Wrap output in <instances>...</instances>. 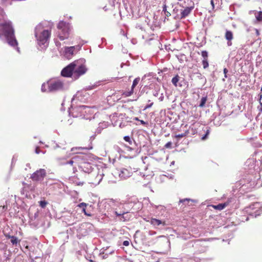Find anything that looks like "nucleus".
Instances as JSON below:
<instances>
[{
    "mask_svg": "<svg viewBox=\"0 0 262 262\" xmlns=\"http://www.w3.org/2000/svg\"><path fill=\"white\" fill-rule=\"evenodd\" d=\"M180 77L177 75L172 79V83L175 86H177V83L179 81Z\"/></svg>",
    "mask_w": 262,
    "mask_h": 262,
    "instance_id": "nucleus-20",
    "label": "nucleus"
},
{
    "mask_svg": "<svg viewBox=\"0 0 262 262\" xmlns=\"http://www.w3.org/2000/svg\"><path fill=\"white\" fill-rule=\"evenodd\" d=\"M82 212L86 216H92V214L90 213H88V212H86L85 208H82Z\"/></svg>",
    "mask_w": 262,
    "mask_h": 262,
    "instance_id": "nucleus-28",
    "label": "nucleus"
},
{
    "mask_svg": "<svg viewBox=\"0 0 262 262\" xmlns=\"http://www.w3.org/2000/svg\"><path fill=\"white\" fill-rule=\"evenodd\" d=\"M134 93V90L133 89H130L128 91H122V95L124 97H127L131 96Z\"/></svg>",
    "mask_w": 262,
    "mask_h": 262,
    "instance_id": "nucleus-17",
    "label": "nucleus"
},
{
    "mask_svg": "<svg viewBox=\"0 0 262 262\" xmlns=\"http://www.w3.org/2000/svg\"><path fill=\"white\" fill-rule=\"evenodd\" d=\"M202 64L204 69H206L209 67L208 59H203L202 60Z\"/></svg>",
    "mask_w": 262,
    "mask_h": 262,
    "instance_id": "nucleus-22",
    "label": "nucleus"
},
{
    "mask_svg": "<svg viewBox=\"0 0 262 262\" xmlns=\"http://www.w3.org/2000/svg\"><path fill=\"white\" fill-rule=\"evenodd\" d=\"M209 134V130H208L206 133V135H208Z\"/></svg>",
    "mask_w": 262,
    "mask_h": 262,
    "instance_id": "nucleus-45",
    "label": "nucleus"
},
{
    "mask_svg": "<svg viewBox=\"0 0 262 262\" xmlns=\"http://www.w3.org/2000/svg\"><path fill=\"white\" fill-rule=\"evenodd\" d=\"M7 237L11 238V242L13 245H17L19 242V241L15 236L8 235Z\"/></svg>",
    "mask_w": 262,
    "mask_h": 262,
    "instance_id": "nucleus-16",
    "label": "nucleus"
},
{
    "mask_svg": "<svg viewBox=\"0 0 262 262\" xmlns=\"http://www.w3.org/2000/svg\"><path fill=\"white\" fill-rule=\"evenodd\" d=\"M153 105V103H151L149 104H147L145 106V108H144V110H146L149 107H150Z\"/></svg>",
    "mask_w": 262,
    "mask_h": 262,
    "instance_id": "nucleus-32",
    "label": "nucleus"
},
{
    "mask_svg": "<svg viewBox=\"0 0 262 262\" xmlns=\"http://www.w3.org/2000/svg\"><path fill=\"white\" fill-rule=\"evenodd\" d=\"M189 134V130L187 129L185 131L184 133L177 134L176 135V138L180 139L183 137H186Z\"/></svg>",
    "mask_w": 262,
    "mask_h": 262,
    "instance_id": "nucleus-18",
    "label": "nucleus"
},
{
    "mask_svg": "<svg viewBox=\"0 0 262 262\" xmlns=\"http://www.w3.org/2000/svg\"><path fill=\"white\" fill-rule=\"evenodd\" d=\"M184 9L181 10V18H184L188 16L191 12L194 7L183 6Z\"/></svg>",
    "mask_w": 262,
    "mask_h": 262,
    "instance_id": "nucleus-9",
    "label": "nucleus"
},
{
    "mask_svg": "<svg viewBox=\"0 0 262 262\" xmlns=\"http://www.w3.org/2000/svg\"><path fill=\"white\" fill-rule=\"evenodd\" d=\"M88 205V204L85 203H81L79 204L78 205V206L80 208H85Z\"/></svg>",
    "mask_w": 262,
    "mask_h": 262,
    "instance_id": "nucleus-27",
    "label": "nucleus"
},
{
    "mask_svg": "<svg viewBox=\"0 0 262 262\" xmlns=\"http://www.w3.org/2000/svg\"><path fill=\"white\" fill-rule=\"evenodd\" d=\"M210 3H211V6H212V9H214V2H213V0H211L210 1Z\"/></svg>",
    "mask_w": 262,
    "mask_h": 262,
    "instance_id": "nucleus-35",
    "label": "nucleus"
},
{
    "mask_svg": "<svg viewBox=\"0 0 262 262\" xmlns=\"http://www.w3.org/2000/svg\"><path fill=\"white\" fill-rule=\"evenodd\" d=\"M206 101H207L206 97H202L201 100V103L199 105L200 107H203V106H204V105L206 102Z\"/></svg>",
    "mask_w": 262,
    "mask_h": 262,
    "instance_id": "nucleus-23",
    "label": "nucleus"
},
{
    "mask_svg": "<svg viewBox=\"0 0 262 262\" xmlns=\"http://www.w3.org/2000/svg\"><path fill=\"white\" fill-rule=\"evenodd\" d=\"M74 64L73 62L65 67L61 71V75L67 77H71L72 75L74 76Z\"/></svg>",
    "mask_w": 262,
    "mask_h": 262,
    "instance_id": "nucleus-7",
    "label": "nucleus"
},
{
    "mask_svg": "<svg viewBox=\"0 0 262 262\" xmlns=\"http://www.w3.org/2000/svg\"><path fill=\"white\" fill-rule=\"evenodd\" d=\"M0 208H2V211H5L7 209V205H3V206H0Z\"/></svg>",
    "mask_w": 262,
    "mask_h": 262,
    "instance_id": "nucleus-31",
    "label": "nucleus"
},
{
    "mask_svg": "<svg viewBox=\"0 0 262 262\" xmlns=\"http://www.w3.org/2000/svg\"><path fill=\"white\" fill-rule=\"evenodd\" d=\"M75 49L74 46L70 47H65V53L66 54H69L70 55H73L74 50Z\"/></svg>",
    "mask_w": 262,
    "mask_h": 262,
    "instance_id": "nucleus-14",
    "label": "nucleus"
},
{
    "mask_svg": "<svg viewBox=\"0 0 262 262\" xmlns=\"http://www.w3.org/2000/svg\"><path fill=\"white\" fill-rule=\"evenodd\" d=\"M124 140L126 141V142H127L128 143H129L130 144H131L132 143V141L129 138V136H125L124 137Z\"/></svg>",
    "mask_w": 262,
    "mask_h": 262,
    "instance_id": "nucleus-29",
    "label": "nucleus"
},
{
    "mask_svg": "<svg viewBox=\"0 0 262 262\" xmlns=\"http://www.w3.org/2000/svg\"><path fill=\"white\" fill-rule=\"evenodd\" d=\"M229 205V202H225L224 203L219 204L217 205H212V207L216 210H222L226 207Z\"/></svg>",
    "mask_w": 262,
    "mask_h": 262,
    "instance_id": "nucleus-12",
    "label": "nucleus"
},
{
    "mask_svg": "<svg viewBox=\"0 0 262 262\" xmlns=\"http://www.w3.org/2000/svg\"><path fill=\"white\" fill-rule=\"evenodd\" d=\"M256 19L258 21H262V11H259L256 16Z\"/></svg>",
    "mask_w": 262,
    "mask_h": 262,
    "instance_id": "nucleus-24",
    "label": "nucleus"
},
{
    "mask_svg": "<svg viewBox=\"0 0 262 262\" xmlns=\"http://www.w3.org/2000/svg\"><path fill=\"white\" fill-rule=\"evenodd\" d=\"M171 145V143L170 142H168L165 145V146L166 147H169Z\"/></svg>",
    "mask_w": 262,
    "mask_h": 262,
    "instance_id": "nucleus-41",
    "label": "nucleus"
},
{
    "mask_svg": "<svg viewBox=\"0 0 262 262\" xmlns=\"http://www.w3.org/2000/svg\"><path fill=\"white\" fill-rule=\"evenodd\" d=\"M115 214L116 216L120 217L119 220L121 222H126L130 220L132 215L129 214L127 211H116Z\"/></svg>",
    "mask_w": 262,
    "mask_h": 262,
    "instance_id": "nucleus-8",
    "label": "nucleus"
},
{
    "mask_svg": "<svg viewBox=\"0 0 262 262\" xmlns=\"http://www.w3.org/2000/svg\"><path fill=\"white\" fill-rule=\"evenodd\" d=\"M225 38L228 40V45H231V41L233 38V33L231 31H226L225 35Z\"/></svg>",
    "mask_w": 262,
    "mask_h": 262,
    "instance_id": "nucleus-11",
    "label": "nucleus"
},
{
    "mask_svg": "<svg viewBox=\"0 0 262 262\" xmlns=\"http://www.w3.org/2000/svg\"><path fill=\"white\" fill-rule=\"evenodd\" d=\"M193 0H184L183 4L184 6L194 7Z\"/></svg>",
    "mask_w": 262,
    "mask_h": 262,
    "instance_id": "nucleus-15",
    "label": "nucleus"
},
{
    "mask_svg": "<svg viewBox=\"0 0 262 262\" xmlns=\"http://www.w3.org/2000/svg\"><path fill=\"white\" fill-rule=\"evenodd\" d=\"M35 152H36V154H37L39 153V152H40V149H39V147H37L36 148Z\"/></svg>",
    "mask_w": 262,
    "mask_h": 262,
    "instance_id": "nucleus-39",
    "label": "nucleus"
},
{
    "mask_svg": "<svg viewBox=\"0 0 262 262\" xmlns=\"http://www.w3.org/2000/svg\"><path fill=\"white\" fill-rule=\"evenodd\" d=\"M260 107L259 109V110L260 112H262V103L261 102H260Z\"/></svg>",
    "mask_w": 262,
    "mask_h": 262,
    "instance_id": "nucleus-42",
    "label": "nucleus"
},
{
    "mask_svg": "<svg viewBox=\"0 0 262 262\" xmlns=\"http://www.w3.org/2000/svg\"><path fill=\"white\" fill-rule=\"evenodd\" d=\"M261 91H262V87H261Z\"/></svg>",
    "mask_w": 262,
    "mask_h": 262,
    "instance_id": "nucleus-46",
    "label": "nucleus"
},
{
    "mask_svg": "<svg viewBox=\"0 0 262 262\" xmlns=\"http://www.w3.org/2000/svg\"><path fill=\"white\" fill-rule=\"evenodd\" d=\"M227 72H228V70L226 68H224V73L225 74V77L226 78L227 77L226 74L227 73Z\"/></svg>",
    "mask_w": 262,
    "mask_h": 262,
    "instance_id": "nucleus-38",
    "label": "nucleus"
},
{
    "mask_svg": "<svg viewBox=\"0 0 262 262\" xmlns=\"http://www.w3.org/2000/svg\"><path fill=\"white\" fill-rule=\"evenodd\" d=\"M139 81H140V78H135L133 81V83L132 86L131 87V89L134 90L135 87L138 84Z\"/></svg>",
    "mask_w": 262,
    "mask_h": 262,
    "instance_id": "nucleus-21",
    "label": "nucleus"
},
{
    "mask_svg": "<svg viewBox=\"0 0 262 262\" xmlns=\"http://www.w3.org/2000/svg\"><path fill=\"white\" fill-rule=\"evenodd\" d=\"M207 136V135H205L203 137H202V139H203V140L205 139L206 138Z\"/></svg>",
    "mask_w": 262,
    "mask_h": 262,
    "instance_id": "nucleus-44",
    "label": "nucleus"
},
{
    "mask_svg": "<svg viewBox=\"0 0 262 262\" xmlns=\"http://www.w3.org/2000/svg\"><path fill=\"white\" fill-rule=\"evenodd\" d=\"M190 201H191V200L189 199H184L181 200L180 201V202L184 203L185 202H187L189 203Z\"/></svg>",
    "mask_w": 262,
    "mask_h": 262,
    "instance_id": "nucleus-30",
    "label": "nucleus"
},
{
    "mask_svg": "<svg viewBox=\"0 0 262 262\" xmlns=\"http://www.w3.org/2000/svg\"><path fill=\"white\" fill-rule=\"evenodd\" d=\"M39 203L40 206L43 208H45L47 204V202H46L45 201H41L39 202Z\"/></svg>",
    "mask_w": 262,
    "mask_h": 262,
    "instance_id": "nucleus-26",
    "label": "nucleus"
},
{
    "mask_svg": "<svg viewBox=\"0 0 262 262\" xmlns=\"http://www.w3.org/2000/svg\"><path fill=\"white\" fill-rule=\"evenodd\" d=\"M131 173L132 172L130 171V169L128 170L126 168H123L121 170V173L120 175L122 174L121 176L126 179L129 177L131 176Z\"/></svg>",
    "mask_w": 262,
    "mask_h": 262,
    "instance_id": "nucleus-13",
    "label": "nucleus"
},
{
    "mask_svg": "<svg viewBox=\"0 0 262 262\" xmlns=\"http://www.w3.org/2000/svg\"><path fill=\"white\" fill-rule=\"evenodd\" d=\"M140 122L141 124H142V125H148V122H145L144 121L142 120H140Z\"/></svg>",
    "mask_w": 262,
    "mask_h": 262,
    "instance_id": "nucleus-34",
    "label": "nucleus"
},
{
    "mask_svg": "<svg viewBox=\"0 0 262 262\" xmlns=\"http://www.w3.org/2000/svg\"><path fill=\"white\" fill-rule=\"evenodd\" d=\"M134 120H136V121H140V119L138 118V117H135L134 119Z\"/></svg>",
    "mask_w": 262,
    "mask_h": 262,
    "instance_id": "nucleus-43",
    "label": "nucleus"
},
{
    "mask_svg": "<svg viewBox=\"0 0 262 262\" xmlns=\"http://www.w3.org/2000/svg\"><path fill=\"white\" fill-rule=\"evenodd\" d=\"M201 55L203 57V59H208V52L206 51H202Z\"/></svg>",
    "mask_w": 262,
    "mask_h": 262,
    "instance_id": "nucleus-25",
    "label": "nucleus"
},
{
    "mask_svg": "<svg viewBox=\"0 0 262 262\" xmlns=\"http://www.w3.org/2000/svg\"><path fill=\"white\" fill-rule=\"evenodd\" d=\"M55 44H56L57 47H60V46H61L60 42L59 41H55Z\"/></svg>",
    "mask_w": 262,
    "mask_h": 262,
    "instance_id": "nucleus-37",
    "label": "nucleus"
},
{
    "mask_svg": "<svg viewBox=\"0 0 262 262\" xmlns=\"http://www.w3.org/2000/svg\"><path fill=\"white\" fill-rule=\"evenodd\" d=\"M3 4H6L9 1V0H1Z\"/></svg>",
    "mask_w": 262,
    "mask_h": 262,
    "instance_id": "nucleus-36",
    "label": "nucleus"
},
{
    "mask_svg": "<svg viewBox=\"0 0 262 262\" xmlns=\"http://www.w3.org/2000/svg\"><path fill=\"white\" fill-rule=\"evenodd\" d=\"M73 163H74V161L73 160H70L69 161H68L67 162L68 164H69L71 165H72L73 164Z\"/></svg>",
    "mask_w": 262,
    "mask_h": 262,
    "instance_id": "nucleus-40",
    "label": "nucleus"
},
{
    "mask_svg": "<svg viewBox=\"0 0 262 262\" xmlns=\"http://www.w3.org/2000/svg\"><path fill=\"white\" fill-rule=\"evenodd\" d=\"M73 63H75L74 70V77L75 78H77L85 73L87 69L85 66L81 62V61L75 60L73 62Z\"/></svg>",
    "mask_w": 262,
    "mask_h": 262,
    "instance_id": "nucleus-5",
    "label": "nucleus"
},
{
    "mask_svg": "<svg viewBox=\"0 0 262 262\" xmlns=\"http://www.w3.org/2000/svg\"><path fill=\"white\" fill-rule=\"evenodd\" d=\"M129 244V242L128 241H125L123 243V245L125 246H128Z\"/></svg>",
    "mask_w": 262,
    "mask_h": 262,
    "instance_id": "nucleus-33",
    "label": "nucleus"
},
{
    "mask_svg": "<svg viewBox=\"0 0 262 262\" xmlns=\"http://www.w3.org/2000/svg\"><path fill=\"white\" fill-rule=\"evenodd\" d=\"M151 224H152L154 226H158L161 224V221L160 220L156 219H152L151 220Z\"/></svg>",
    "mask_w": 262,
    "mask_h": 262,
    "instance_id": "nucleus-19",
    "label": "nucleus"
},
{
    "mask_svg": "<svg viewBox=\"0 0 262 262\" xmlns=\"http://www.w3.org/2000/svg\"><path fill=\"white\" fill-rule=\"evenodd\" d=\"M47 176L46 170L43 168H40L33 172L30 178L32 181L35 182L41 181Z\"/></svg>",
    "mask_w": 262,
    "mask_h": 262,
    "instance_id": "nucleus-6",
    "label": "nucleus"
},
{
    "mask_svg": "<svg viewBox=\"0 0 262 262\" xmlns=\"http://www.w3.org/2000/svg\"><path fill=\"white\" fill-rule=\"evenodd\" d=\"M4 36L7 43L13 47H16L18 51V42L15 35V29L10 20L0 22V38Z\"/></svg>",
    "mask_w": 262,
    "mask_h": 262,
    "instance_id": "nucleus-1",
    "label": "nucleus"
},
{
    "mask_svg": "<svg viewBox=\"0 0 262 262\" xmlns=\"http://www.w3.org/2000/svg\"><path fill=\"white\" fill-rule=\"evenodd\" d=\"M57 27L59 30L58 37L60 40H63L69 37L70 26L68 23L61 21L58 23Z\"/></svg>",
    "mask_w": 262,
    "mask_h": 262,
    "instance_id": "nucleus-3",
    "label": "nucleus"
},
{
    "mask_svg": "<svg viewBox=\"0 0 262 262\" xmlns=\"http://www.w3.org/2000/svg\"><path fill=\"white\" fill-rule=\"evenodd\" d=\"M51 35V30H43L41 31H37L35 36L39 45H43L47 42Z\"/></svg>",
    "mask_w": 262,
    "mask_h": 262,
    "instance_id": "nucleus-4",
    "label": "nucleus"
},
{
    "mask_svg": "<svg viewBox=\"0 0 262 262\" xmlns=\"http://www.w3.org/2000/svg\"><path fill=\"white\" fill-rule=\"evenodd\" d=\"M63 83L59 80H50L41 85V91L43 92H52L62 90Z\"/></svg>",
    "mask_w": 262,
    "mask_h": 262,
    "instance_id": "nucleus-2",
    "label": "nucleus"
},
{
    "mask_svg": "<svg viewBox=\"0 0 262 262\" xmlns=\"http://www.w3.org/2000/svg\"><path fill=\"white\" fill-rule=\"evenodd\" d=\"M80 167L83 171L86 173H90L92 169V165L88 162L81 163Z\"/></svg>",
    "mask_w": 262,
    "mask_h": 262,
    "instance_id": "nucleus-10",
    "label": "nucleus"
}]
</instances>
